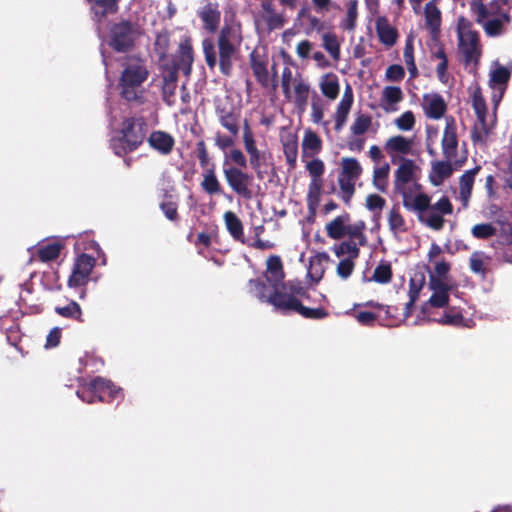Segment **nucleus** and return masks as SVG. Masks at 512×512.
<instances>
[{"label": "nucleus", "instance_id": "f257e3e1", "mask_svg": "<svg viewBox=\"0 0 512 512\" xmlns=\"http://www.w3.org/2000/svg\"><path fill=\"white\" fill-rule=\"evenodd\" d=\"M402 204L405 209L417 214L419 222L436 231L444 227L443 216L453 212V205L447 196H442L435 204H431V197L426 193L412 196L408 191H403Z\"/></svg>", "mask_w": 512, "mask_h": 512}, {"label": "nucleus", "instance_id": "f03ea898", "mask_svg": "<svg viewBox=\"0 0 512 512\" xmlns=\"http://www.w3.org/2000/svg\"><path fill=\"white\" fill-rule=\"evenodd\" d=\"M232 35V27L225 25L221 28L216 43L212 38H205L202 41L206 65L210 70L218 65L220 73L224 76L232 74L234 62L238 55V47L232 41Z\"/></svg>", "mask_w": 512, "mask_h": 512}, {"label": "nucleus", "instance_id": "7ed1b4c3", "mask_svg": "<svg viewBox=\"0 0 512 512\" xmlns=\"http://www.w3.org/2000/svg\"><path fill=\"white\" fill-rule=\"evenodd\" d=\"M148 129V122L144 116L124 118L118 134L110 140L113 152L119 157H124L136 151L144 143Z\"/></svg>", "mask_w": 512, "mask_h": 512}, {"label": "nucleus", "instance_id": "20e7f679", "mask_svg": "<svg viewBox=\"0 0 512 512\" xmlns=\"http://www.w3.org/2000/svg\"><path fill=\"white\" fill-rule=\"evenodd\" d=\"M287 286L289 292L287 297H285V301H281L280 299H282L283 296L278 294L272 299V302L276 305V311L282 314L296 312L306 319L314 320L323 319L328 316L327 310L322 307L309 308L305 307L301 303L300 298H308L307 289L303 286L301 281L289 280V284Z\"/></svg>", "mask_w": 512, "mask_h": 512}, {"label": "nucleus", "instance_id": "39448f33", "mask_svg": "<svg viewBox=\"0 0 512 512\" xmlns=\"http://www.w3.org/2000/svg\"><path fill=\"white\" fill-rule=\"evenodd\" d=\"M149 71L143 60L128 63L119 78V95L127 102L144 103L143 83L148 79Z\"/></svg>", "mask_w": 512, "mask_h": 512}, {"label": "nucleus", "instance_id": "423d86ee", "mask_svg": "<svg viewBox=\"0 0 512 512\" xmlns=\"http://www.w3.org/2000/svg\"><path fill=\"white\" fill-rule=\"evenodd\" d=\"M139 35L138 24L121 20L110 27L107 44L117 53H127L134 49Z\"/></svg>", "mask_w": 512, "mask_h": 512}, {"label": "nucleus", "instance_id": "0eeeda50", "mask_svg": "<svg viewBox=\"0 0 512 512\" xmlns=\"http://www.w3.org/2000/svg\"><path fill=\"white\" fill-rule=\"evenodd\" d=\"M197 159L200 167L205 170L201 181V188L208 195H217L223 192L222 186L216 176L215 164L210 163V157L204 140H200L196 144Z\"/></svg>", "mask_w": 512, "mask_h": 512}, {"label": "nucleus", "instance_id": "6e6552de", "mask_svg": "<svg viewBox=\"0 0 512 512\" xmlns=\"http://www.w3.org/2000/svg\"><path fill=\"white\" fill-rule=\"evenodd\" d=\"M362 171L363 169L356 158H342L338 184L343 194V200L346 203L353 197L355 193V181L359 179Z\"/></svg>", "mask_w": 512, "mask_h": 512}, {"label": "nucleus", "instance_id": "1a4fd4ad", "mask_svg": "<svg viewBox=\"0 0 512 512\" xmlns=\"http://www.w3.org/2000/svg\"><path fill=\"white\" fill-rule=\"evenodd\" d=\"M472 106L475 111L480 128L477 125L473 127L471 131V139L474 144H485L486 139L490 133V128L486 121L487 105L484 97L482 96L481 89L479 87L476 88L472 94Z\"/></svg>", "mask_w": 512, "mask_h": 512}, {"label": "nucleus", "instance_id": "9d476101", "mask_svg": "<svg viewBox=\"0 0 512 512\" xmlns=\"http://www.w3.org/2000/svg\"><path fill=\"white\" fill-rule=\"evenodd\" d=\"M223 173L227 184L236 195L245 200L253 198V192L250 188L253 182L252 175L237 167L224 168Z\"/></svg>", "mask_w": 512, "mask_h": 512}, {"label": "nucleus", "instance_id": "9b49d317", "mask_svg": "<svg viewBox=\"0 0 512 512\" xmlns=\"http://www.w3.org/2000/svg\"><path fill=\"white\" fill-rule=\"evenodd\" d=\"M215 114L220 125L226 129L229 134L237 137L240 131L241 109L229 101H217L215 104Z\"/></svg>", "mask_w": 512, "mask_h": 512}, {"label": "nucleus", "instance_id": "f8f14e48", "mask_svg": "<svg viewBox=\"0 0 512 512\" xmlns=\"http://www.w3.org/2000/svg\"><path fill=\"white\" fill-rule=\"evenodd\" d=\"M96 259L86 253L78 255L73 263L71 274L67 285L69 288L85 286L90 279L91 272L95 267Z\"/></svg>", "mask_w": 512, "mask_h": 512}, {"label": "nucleus", "instance_id": "ddd939ff", "mask_svg": "<svg viewBox=\"0 0 512 512\" xmlns=\"http://www.w3.org/2000/svg\"><path fill=\"white\" fill-rule=\"evenodd\" d=\"M289 281H286L282 287L270 286L272 288V292L270 294H266L267 284L260 278L250 279L247 283L248 293L253 297L257 298L261 302L268 303L274 307L276 310V305L272 302L273 297L275 295L283 296L281 301H285V297H287L289 289L288 285Z\"/></svg>", "mask_w": 512, "mask_h": 512}, {"label": "nucleus", "instance_id": "4468645a", "mask_svg": "<svg viewBox=\"0 0 512 512\" xmlns=\"http://www.w3.org/2000/svg\"><path fill=\"white\" fill-rule=\"evenodd\" d=\"M243 143L246 152L249 154L251 168L256 172L257 178L262 180L263 174L260 167L263 153H261L256 146L254 134L247 119L243 122Z\"/></svg>", "mask_w": 512, "mask_h": 512}, {"label": "nucleus", "instance_id": "2eb2a0df", "mask_svg": "<svg viewBox=\"0 0 512 512\" xmlns=\"http://www.w3.org/2000/svg\"><path fill=\"white\" fill-rule=\"evenodd\" d=\"M458 138L455 120L446 118V126L442 138V152L447 160H452L457 155Z\"/></svg>", "mask_w": 512, "mask_h": 512}, {"label": "nucleus", "instance_id": "dca6fc26", "mask_svg": "<svg viewBox=\"0 0 512 512\" xmlns=\"http://www.w3.org/2000/svg\"><path fill=\"white\" fill-rule=\"evenodd\" d=\"M264 277L270 286L282 287L286 283L284 281L285 272L280 256L270 255L267 258Z\"/></svg>", "mask_w": 512, "mask_h": 512}, {"label": "nucleus", "instance_id": "f3484780", "mask_svg": "<svg viewBox=\"0 0 512 512\" xmlns=\"http://www.w3.org/2000/svg\"><path fill=\"white\" fill-rule=\"evenodd\" d=\"M198 16L203 22V28L210 33L217 31L220 20L221 11L217 2H208L198 12Z\"/></svg>", "mask_w": 512, "mask_h": 512}, {"label": "nucleus", "instance_id": "a211bd4d", "mask_svg": "<svg viewBox=\"0 0 512 512\" xmlns=\"http://www.w3.org/2000/svg\"><path fill=\"white\" fill-rule=\"evenodd\" d=\"M90 5V12L97 22H102L109 15L116 14L121 0H86Z\"/></svg>", "mask_w": 512, "mask_h": 512}, {"label": "nucleus", "instance_id": "6ab92c4d", "mask_svg": "<svg viewBox=\"0 0 512 512\" xmlns=\"http://www.w3.org/2000/svg\"><path fill=\"white\" fill-rule=\"evenodd\" d=\"M149 146L161 155H169L174 148L173 136L165 131H153L147 138Z\"/></svg>", "mask_w": 512, "mask_h": 512}, {"label": "nucleus", "instance_id": "aec40b11", "mask_svg": "<svg viewBox=\"0 0 512 512\" xmlns=\"http://www.w3.org/2000/svg\"><path fill=\"white\" fill-rule=\"evenodd\" d=\"M249 63L257 82L261 87L268 88L270 86V78L267 68V59L259 55L256 51H253L249 55Z\"/></svg>", "mask_w": 512, "mask_h": 512}, {"label": "nucleus", "instance_id": "412c9836", "mask_svg": "<svg viewBox=\"0 0 512 512\" xmlns=\"http://www.w3.org/2000/svg\"><path fill=\"white\" fill-rule=\"evenodd\" d=\"M375 28L379 41L382 44L387 47L395 45L398 39V31L389 24V21L385 16H380L376 19Z\"/></svg>", "mask_w": 512, "mask_h": 512}, {"label": "nucleus", "instance_id": "4be33fe9", "mask_svg": "<svg viewBox=\"0 0 512 512\" xmlns=\"http://www.w3.org/2000/svg\"><path fill=\"white\" fill-rule=\"evenodd\" d=\"M293 86L294 87H293L292 101L299 111H305L307 104H308L310 86L302 78V76L300 74H298L297 77L294 78Z\"/></svg>", "mask_w": 512, "mask_h": 512}, {"label": "nucleus", "instance_id": "5701e85b", "mask_svg": "<svg viewBox=\"0 0 512 512\" xmlns=\"http://www.w3.org/2000/svg\"><path fill=\"white\" fill-rule=\"evenodd\" d=\"M283 152L288 165V170L292 171L297 166L298 139L295 134L288 133L281 138Z\"/></svg>", "mask_w": 512, "mask_h": 512}, {"label": "nucleus", "instance_id": "b1692460", "mask_svg": "<svg viewBox=\"0 0 512 512\" xmlns=\"http://www.w3.org/2000/svg\"><path fill=\"white\" fill-rule=\"evenodd\" d=\"M349 222L350 215L348 213H344L335 217L325 226L327 236L334 240H340L344 238L347 235L346 226Z\"/></svg>", "mask_w": 512, "mask_h": 512}, {"label": "nucleus", "instance_id": "393cba45", "mask_svg": "<svg viewBox=\"0 0 512 512\" xmlns=\"http://www.w3.org/2000/svg\"><path fill=\"white\" fill-rule=\"evenodd\" d=\"M414 162L411 159H404L395 171L394 185L395 189L402 194L406 191L404 185L413 178Z\"/></svg>", "mask_w": 512, "mask_h": 512}, {"label": "nucleus", "instance_id": "a878e982", "mask_svg": "<svg viewBox=\"0 0 512 512\" xmlns=\"http://www.w3.org/2000/svg\"><path fill=\"white\" fill-rule=\"evenodd\" d=\"M224 222L227 231L231 237L242 244H246L244 237V227L240 218L232 211H226L224 213Z\"/></svg>", "mask_w": 512, "mask_h": 512}, {"label": "nucleus", "instance_id": "bb28decb", "mask_svg": "<svg viewBox=\"0 0 512 512\" xmlns=\"http://www.w3.org/2000/svg\"><path fill=\"white\" fill-rule=\"evenodd\" d=\"M329 260L330 257L326 252L317 253L310 258L308 276L313 282L318 283L323 278L325 273L324 264Z\"/></svg>", "mask_w": 512, "mask_h": 512}, {"label": "nucleus", "instance_id": "cd10ccee", "mask_svg": "<svg viewBox=\"0 0 512 512\" xmlns=\"http://www.w3.org/2000/svg\"><path fill=\"white\" fill-rule=\"evenodd\" d=\"M480 166H476L466 171L459 179L460 199L464 206H467L472 194L474 179L479 172Z\"/></svg>", "mask_w": 512, "mask_h": 512}, {"label": "nucleus", "instance_id": "c85d7f7f", "mask_svg": "<svg viewBox=\"0 0 512 512\" xmlns=\"http://www.w3.org/2000/svg\"><path fill=\"white\" fill-rule=\"evenodd\" d=\"M194 61V51L189 40H185L179 45L178 67L185 75H189Z\"/></svg>", "mask_w": 512, "mask_h": 512}, {"label": "nucleus", "instance_id": "c756f323", "mask_svg": "<svg viewBox=\"0 0 512 512\" xmlns=\"http://www.w3.org/2000/svg\"><path fill=\"white\" fill-rule=\"evenodd\" d=\"M92 386L99 392V401L101 402L105 401L106 396L111 399L117 398L122 391L120 387H117L111 381L101 377L94 378L92 380Z\"/></svg>", "mask_w": 512, "mask_h": 512}, {"label": "nucleus", "instance_id": "7c9ffc66", "mask_svg": "<svg viewBox=\"0 0 512 512\" xmlns=\"http://www.w3.org/2000/svg\"><path fill=\"white\" fill-rule=\"evenodd\" d=\"M64 245L59 241L49 242L38 246L36 255L41 262H50L56 260L63 250Z\"/></svg>", "mask_w": 512, "mask_h": 512}, {"label": "nucleus", "instance_id": "2f4dec72", "mask_svg": "<svg viewBox=\"0 0 512 512\" xmlns=\"http://www.w3.org/2000/svg\"><path fill=\"white\" fill-rule=\"evenodd\" d=\"M412 149V141L404 136L397 135L390 137L385 143V150L388 154L394 153L409 154Z\"/></svg>", "mask_w": 512, "mask_h": 512}, {"label": "nucleus", "instance_id": "473e14b6", "mask_svg": "<svg viewBox=\"0 0 512 512\" xmlns=\"http://www.w3.org/2000/svg\"><path fill=\"white\" fill-rule=\"evenodd\" d=\"M322 149V141L320 137L313 131L307 130L302 141V154L305 156H313Z\"/></svg>", "mask_w": 512, "mask_h": 512}, {"label": "nucleus", "instance_id": "72a5a7b5", "mask_svg": "<svg viewBox=\"0 0 512 512\" xmlns=\"http://www.w3.org/2000/svg\"><path fill=\"white\" fill-rule=\"evenodd\" d=\"M447 161H436L432 164V174L430 176L434 185L441 184L445 179L449 178L453 173L452 164Z\"/></svg>", "mask_w": 512, "mask_h": 512}, {"label": "nucleus", "instance_id": "f704fd0d", "mask_svg": "<svg viewBox=\"0 0 512 512\" xmlns=\"http://www.w3.org/2000/svg\"><path fill=\"white\" fill-rule=\"evenodd\" d=\"M403 100V92L398 86H386L382 91L381 101L387 104H382L385 111H394L396 110L393 105L401 102Z\"/></svg>", "mask_w": 512, "mask_h": 512}, {"label": "nucleus", "instance_id": "c9c22d12", "mask_svg": "<svg viewBox=\"0 0 512 512\" xmlns=\"http://www.w3.org/2000/svg\"><path fill=\"white\" fill-rule=\"evenodd\" d=\"M388 225L393 234L404 233L407 231L406 221L397 204H394L388 212Z\"/></svg>", "mask_w": 512, "mask_h": 512}, {"label": "nucleus", "instance_id": "e433bc0d", "mask_svg": "<svg viewBox=\"0 0 512 512\" xmlns=\"http://www.w3.org/2000/svg\"><path fill=\"white\" fill-rule=\"evenodd\" d=\"M54 311L63 318L75 320L78 322L84 321L82 317V309L80 305L74 300L69 301L65 306H56Z\"/></svg>", "mask_w": 512, "mask_h": 512}, {"label": "nucleus", "instance_id": "4c0bfd02", "mask_svg": "<svg viewBox=\"0 0 512 512\" xmlns=\"http://www.w3.org/2000/svg\"><path fill=\"white\" fill-rule=\"evenodd\" d=\"M334 254L340 258L347 255L346 258L357 259L360 255V248L355 241L347 240L332 247Z\"/></svg>", "mask_w": 512, "mask_h": 512}, {"label": "nucleus", "instance_id": "58836bf2", "mask_svg": "<svg viewBox=\"0 0 512 512\" xmlns=\"http://www.w3.org/2000/svg\"><path fill=\"white\" fill-rule=\"evenodd\" d=\"M426 24L432 33H438L441 25V12L433 2L425 5Z\"/></svg>", "mask_w": 512, "mask_h": 512}, {"label": "nucleus", "instance_id": "ea45409f", "mask_svg": "<svg viewBox=\"0 0 512 512\" xmlns=\"http://www.w3.org/2000/svg\"><path fill=\"white\" fill-rule=\"evenodd\" d=\"M389 172L390 166L388 163L374 169L372 183L379 192L385 193L387 191Z\"/></svg>", "mask_w": 512, "mask_h": 512}, {"label": "nucleus", "instance_id": "a19ab883", "mask_svg": "<svg viewBox=\"0 0 512 512\" xmlns=\"http://www.w3.org/2000/svg\"><path fill=\"white\" fill-rule=\"evenodd\" d=\"M320 89L322 94L328 99H336L340 90L337 76L335 74L326 75L320 83Z\"/></svg>", "mask_w": 512, "mask_h": 512}, {"label": "nucleus", "instance_id": "79ce46f5", "mask_svg": "<svg viewBox=\"0 0 512 512\" xmlns=\"http://www.w3.org/2000/svg\"><path fill=\"white\" fill-rule=\"evenodd\" d=\"M425 284V275L421 272L415 273L409 281V306H414L420 292Z\"/></svg>", "mask_w": 512, "mask_h": 512}, {"label": "nucleus", "instance_id": "37998d69", "mask_svg": "<svg viewBox=\"0 0 512 512\" xmlns=\"http://www.w3.org/2000/svg\"><path fill=\"white\" fill-rule=\"evenodd\" d=\"M358 18V0H349L347 3L346 17L340 22V28L353 31Z\"/></svg>", "mask_w": 512, "mask_h": 512}, {"label": "nucleus", "instance_id": "c03bdc74", "mask_svg": "<svg viewBox=\"0 0 512 512\" xmlns=\"http://www.w3.org/2000/svg\"><path fill=\"white\" fill-rule=\"evenodd\" d=\"M509 14L502 13L501 16H492L484 23V30L488 36H498L502 33L503 25L509 22Z\"/></svg>", "mask_w": 512, "mask_h": 512}, {"label": "nucleus", "instance_id": "a18cd8bd", "mask_svg": "<svg viewBox=\"0 0 512 512\" xmlns=\"http://www.w3.org/2000/svg\"><path fill=\"white\" fill-rule=\"evenodd\" d=\"M447 106L440 95H435L429 102L426 108V115L431 119H440L446 112Z\"/></svg>", "mask_w": 512, "mask_h": 512}, {"label": "nucleus", "instance_id": "49530a36", "mask_svg": "<svg viewBox=\"0 0 512 512\" xmlns=\"http://www.w3.org/2000/svg\"><path fill=\"white\" fill-rule=\"evenodd\" d=\"M461 51L465 64H469L472 61H478L480 52L478 50V37L476 34L472 35L469 39V42L461 47Z\"/></svg>", "mask_w": 512, "mask_h": 512}, {"label": "nucleus", "instance_id": "de8ad7c7", "mask_svg": "<svg viewBox=\"0 0 512 512\" xmlns=\"http://www.w3.org/2000/svg\"><path fill=\"white\" fill-rule=\"evenodd\" d=\"M322 46L335 61L340 59V43L335 33H324Z\"/></svg>", "mask_w": 512, "mask_h": 512}, {"label": "nucleus", "instance_id": "09e8293b", "mask_svg": "<svg viewBox=\"0 0 512 512\" xmlns=\"http://www.w3.org/2000/svg\"><path fill=\"white\" fill-rule=\"evenodd\" d=\"M393 272L390 262L381 261L374 269L371 280L380 283L387 284L392 280Z\"/></svg>", "mask_w": 512, "mask_h": 512}, {"label": "nucleus", "instance_id": "8fccbe9b", "mask_svg": "<svg viewBox=\"0 0 512 512\" xmlns=\"http://www.w3.org/2000/svg\"><path fill=\"white\" fill-rule=\"evenodd\" d=\"M476 13L478 16L477 21L481 22L483 19L488 18L490 16H501L504 12L505 14H509V8L501 7L500 5H495L493 9H491V2L488 6L484 5L483 3H479L476 6Z\"/></svg>", "mask_w": 512, "mask_h": 512}, {"label": "nucleus", "instance_id": "3c124183", "mask_svg": "<svg viewBox=\"0 0 512 512\" xmlns=\"http://www.w3.org/2000/svg\"><path fill=\"white\" fill-rule=\"evenodd\" d=\"M323 183L310 182L307 193V206L310 212L313 214L320 202V196L322 191Z\"/></svg>", "mask_w": 512, "mask_h": 512}, {"label": "nucleus", "instance_id": "603ef678", "mask_svg": "<svg viewBox=\"0 0 512 512\" xmlns=\"http://www.w3.org/2000/svg\"><path fill=\"white\" fill-rule=\"evenodd\" d=\"M179 201H165L159 203V209L164 214L165 218L173 223H178L180 215L178 212Z\"/></svg>", "mask_w": 512, "mask_h": 512}, {"label": "nucleus", "instance_id": "864d4df0", "mask_svg": "<svg viewBox=\"0 0 512 512\" xmlns=\"http://www.w3.org/2000/svg\"><path fill=\"white\" fill-rule=\"evenodd\" d=\"M306 169L311 176V182L323 183L322 175L325 172L324 162L320 159H313L306 165Z\"/></svg>", "mask_w": 512, "mask_h": 512}, {"label": "nucleus", "instance_id": "5fc2aeb1", "mask_svg": "<svg viewBox=\"0 0 512 512\" xmlns=\"http://www.w3.org/2000/svg\"><path fill=\"white\" fill-rule=\"evenodd\" d=\"M365 228V224L361 222L360 224L350 225L347 223V235L349 236V240L355 241L357 240L358 246H364L366 244V236L363 233Z\"/></svg>", "mask_w": 512, "mask_h": 512}, {"label": "nucleus", "instance_id": "6e6d98bb", "mask_svg": "<svg viewBox=\"0 0 512 512\" xmlns=\"http://www.w3.org/2000/svg\"><path fill=\"white\" fill-rule=\"evenodd\" d=\"M464 316L460 313H454L451 310L446 311L443 316L439 319H434L433 321L438 322L442 325H450L455 327L464 326Z\"/></svg>", "mask_w": 512, "mask_h": 512}, {"label": "nucleus", "instance_id": "4d7b16f0", "mask_svg": "<svg viewBox=\"0 0 512 512\" xmlns=\"http://www.w3.org/2000/svg\"><path fill=\"white\" fill-rule=\"evenodd\" d=\"M372 118L366 114H360L356 117L350 129L354 135H363L371 126Z\"/></svg>", "mask_w": 512, "mask_h": 512}, {"label": "nucleus", "instance_id": "13d9d810", "mask_svg": "<svg viewBox=\"0 0 512 512\" xmlns=\"http://www.w3.org/2000/svg\"><path fill=\"white\" fill-rule=\"evenodd\" d=\"M355 261L356 259L351 258H344L340 260L336 267L337 275L343 280L348 279L355 269Z\"/></svg>", "mask_w": 512, "mask_h": 512}, {"label": "nucleus", "instance_id": "bf43d9fd", "mask_svg": "<svg viewBox=\"0 0 512 512\" xmlns=\"http://www.w3.org/2000/svg\"><path fill=\"white\" fill-rule=\"evenodd\" d=\"M496 234V228L491 223L476 224L472 228V235L477 239H488Z\"/></svg>", "mask_w": 512, "mask_h": 512}, {"label": "nucleus", "instance_id": "052dcab7", "mask_svg": "<svg viewBox=\"0 0 512 512\" xmlns=\"http://www.w3.org/2000/svg\"><path fill=\"white\" fill-rule=\"evenodd\" d=\"M351 107L347 105L338 104L334 114L335 126L334 129L340 132L346 124Z\"/></svg>", "mask_w": 512, "mask_h": 512}, {"label": "nucleus", "instance_id": "680f3d73", "mask_svg": "<svg viewBox=\"0 0 512 512\" xmlns=\"http://www.w3.org/2000/svg\"><path fill=\"white\" fill-rule=\"evenodd\" d=\"M449 293H432L427 303L422 306V311H426V305L435 308H444L449 304Z\"/></svg>", "mask_w": 512, "mask_h": 512}, {"label": "nucleus", "instance_id": "e2e57ef3", "mask_svg": "<svg viewBox=\"0 0 512 512\" xmlns=\"http://www.w3.org/2000/svg\"><path fill=\"white\" fill-rule=\"evenodd\" d=\"M386 200L378 195V194H369L366 197L365 200V206L369 211H378L381 212V210L385 207ZM377 217H380V213H378Z\"/></svg>", "mask_w": 512, "mask_h": 512}, {"label": "nucleus", "instance_id": "0e129e2a", "mask_svg": "<svg viewBox=\"0 0 512 512\" xmlns=\"http://www.w3.org/2000/svg\"><path fill=\"white\" fill-rule=\"evenodd\" d=\"M77 396L87 403H94L96 400L99 401V392L92 386V380L87 386H84L77 391Z\"/></svg>", "mask_w": 512, "mask_h": 512}, {"label": "nucleus", "instance_id": "69168bd1", "mask_svg": "<svg viewBox=\"0 0 512 512\" xmlns=\"http://www.w3.org/2000/svg\"><path fill=\"white\" fill-rule=\"evenodd\" d=\"M398 129L402 131L412 130L415 125V117L412 111L404 112L400 117L395 120Z\"/></svg>", "mask_w": 512, "mask_h": 512}, {"label": "nucleus", "instance_id": "338daca9", "mask_svg": "<svg viewBox=\"0 0 512 512\" xmlns=\"http://www.w3.org/2000/svg\"><path fill=\"white\" fill-rule=\"evenodd\" d=\"M510 71L503 66L496 68L491 75V81L497 85H505L510 79Z\"/></svg>", "mask_w": 512, "mask_h": 512}, {"label": "nucleus", "instance_id": "774afa93", "mask_svg": "<svg viewBox=\"0 0 512 512\" xmlns=\"http://www.w3.org/2000/svg\"><path fill=\"white\" fill-rule=\"evenodd\" d=\"M385 76L389 81L399 82L405 77V70L399 64H392L386 69Z\"/></svg>", "mask_w": 512, "mask_h": 512}]
</instances>
